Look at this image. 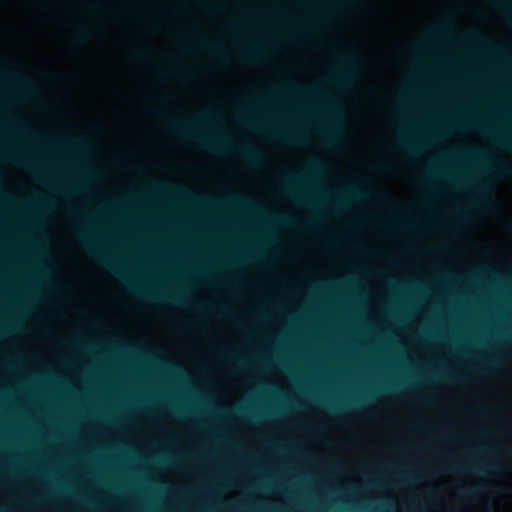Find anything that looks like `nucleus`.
<instances>
[{"label": "nucleus", "mask_w": 512, "mask_h": 512, "mask_svg": "<svg viewBox=\"0 0 512 512\" xmlns=\"http://www.w3.org/2000/svg\"><path fill=\"white\" fill-rule=\"evenodd\" d=\"M204 120L203 116H197L194 118H187L183 120L169 118L166 120V124L173 130L179 132L183 136L193 139L196 144L209 151H218L220 146L211 139L200 136L195 133V128Z\"/></svg>", "instance_id": "obj_1"}, {"label": "nucleus", "mask_w": 512, "mask_h": 512, "mask_svg": "<svg viewBox=\"0 0 512 512\" xmlns=\"http://www.w3.org/2000/svg\"><path fill=\"white\" fill-rule=\"evenodd\" d=\"M338 60L344 67V70L334 76V81L340 84L350 83L353 78V70L358 64V57L354 53H345L339 55Z\"/></svg>", "instance_id": "obj_2"}, {"label": "nucleus", "mask_w": 512, "mask_h": 512, "mask_svg": "<svg viewBox=\"0 0 512 512\" xmlns=\"http://www.w3.org/2000/svg\"><path fill=\"white\" fill-rule=\"evenodd\" d=\"M78 238H79L80 242L83 244V246L87 249V251L92 256L97 258L99 260V262H101L104 266H106L110 270H113L116 273H119L117 268L111 264L108 257H106V255L104 253H102V251L98 248V246H96L92 241H90L84 233L79 232Z\"/></svg>", "instance_id": "obj_3"}, {"label": "nucleus", "mask_w": 512, "mask_h": 512, "mask_svg": "<svg viewBox=\"0 0 512 512\" xmlns=\"http://www.w3.org/2000/svg\"><path fill=\"white\" fill-rule=\"evenodd\" d=\"M237 150L240 152L243 158L251 165L258 164L262 159V155L260 154V152L251 146L240 145L237 146Z\"/></svg>", "instance_id": "obj_4"}, {"label": "nucleus", "mask_w": 512, "mask_h": 512, "mask_svg": "<svg viewBox=\"0 0 512 512\" xmlns=\"http://www.w3.org/2000/svg\"><path fill=\"white\" fill-rule=\"evenodd\" d=\"M136 293H138L139 295H144V296H147L148 298L150 299H153V300H160V299H168L170 300L171 302H174V303H177V304H180L182 302V299L180 296H176V295H173V296H169V297H160L159 295L157 294H151V293H142L138 290H135Z\"/></svg>", "instance_id": "obj_5"}, {"label": "nucleus", "mask_w": 512, "mask_h": 512, "mask_svg": "<svg viewBox=\"0 0 512 512\" xmlns=\"http://www.w3.org/2000/svg\"><path fill=\"white\" fill-rule=\"evenodd\" d=\"M90 37V30L86 26H81L78 30L77 36L74 38L76 43H83Z\"/></svg>", "instance_id": "obj_6"}, {"label": "nucleus", "mask_w": 512, "mask_h": 512, "mask_svg": "<svg viewBox=\"0 0 512 512\" xmlns=\"http://www.w3.org/2000/svg\"><path fill=\"white\" fill-rule=\"evenodd\" d=\"M498 172L503 175H512V164H501L498 168Z\"/></svg>", "instance_id": "obj_7"}, {"label": "nucleus", "mask_w": 512, "mask_h": 512, "mask_svg": "<svg viewBox=\"0 0 512 512\" xmlns=\"http://www.w3.org/2000/svg\"><path fill=\"white\" fill-rule=\"evenodd\" d=\"M242 57L246 60H253L255 59L259 54L255 51H242L241 53Z\"/></svg>", "instance_id": "obj_8"}, {"label": "nucleus", "mask_w": 512, "mask_h": 512, "mask_svg": "<svg viewBox=\"0 0 512 512\" xmlns=\"http://www.w3.org/2000/svg\"><path fill=\"white\" fill-rule=\"evenodd\" d=\"M490 189V185L488 181H483L479 187V194L481 196V199L484 198L485 192Z\"/></svg>", "instance_id": "obj_9"}, {"label": "nucleus", "mask_w": 512, "mask_h": 512, "mask_svg": "<svg viewBox=\"0 0 512 512\" xmlns=\"http://www.w3.org/2000/svg\"><path fill=\"white\" fill-rule=\"evenodd\" d=\"M476 490V486L475 485H471V486H463L461 487V490L460 492L464 495H470L472 493H474Z\"/></svg>", "instance_id": "obj_10"}, {"label": "nucleus", "mask_w": 512, "mask_h": 512, "mask_svg": "<svg viewBox=\"0 0 512 512\" xmlns=\"http://www.w3.org/2000/svg\"><path fill=\"white\" fill-rule=\"evenodd\" d=\"M406 140H401L400 148L407 152H414V147L409 144Z\"/></svg>", "instance_id": "obj_11"}, {"label": "nucleus", "mask_w": 512, "mask_h": 512, "mask_svg": "<svg viewBox=\"0 0 512 512\" xmlns=\"http://www.w3.org/2000/svg\"><path fill=\"white\" fill-rule=\"evenodd\" d=\"M452 29H453V25L451 22H442L439 25V30L441 32L451 31Z\"/></svg>", "instance_id": "obj_12"}, {"label": "nucleus", "mask_w": 512, "mask_h": 512, "mask_svg": "<svg viewBox=\"0 0 512 512\" xmlns=\"http://www.w3.org/2000/svg\"><path fill=\"white\" fill-rule=\"evenodd\" d=\"M469 468L470 467L465 465V464H453L452 467H451V470L452 471H466Z\"/></svg>", "instance_id": "obj_13"}, {"label": "nucleus", "mask_w": 512, "mask_h": 512, "mask_svg": "<svg viewBox=\"0 0 512 512\" xmlns=\"http://www.w3.org/2000/svg\"><path fill=\"white\" fill-rule=\"evenodd\" d=\"M329 407H330V409H331L333 412H335V413H337V414H341V413L343 412V407H340V406H334V405H330Z\"/></svg>", "instance_id": "obj_14"}, {"label": "nucleus", "mask_w": 512, "mask_h": 512, "mask_svg": "<svg viewBox=\"0 0 512 512\" xmlns=\"http://www.w3.org/2000/svg\"><path fill=\"white\" fill-rule=\"evenodd\" d=\"M349 192H350V194H351L352 196H354V197H361V196H363V195H364V194H363V192H362V191H360V190H358V189H353V190H351V191H349Z\"/></svg>", "instance_id": "obj_15"}, {"label": "nucleus", "mask_w": 512, "mask_h": 512, "mask_svg": "<svg viewBox=\"0 0 512 512\" xmlns=\"http://www.w3.org/2000/svg\"><path fill=\"white\" fill-rule=\"evenodd\" d=\"M133 54H134V56H135V57H137V58H141V57H143V56H144V52H143L142 50H134V51H133Z\"/></svg>", "instance_id": "obj_16"}, {"label": "nucleus", "mask_w": 512, "mask_h": 512, "mask_svg": "<svg viewBox=\"0 0 512 512\" xmlns=\"http://www.w3.org/2000/svg\"><path fill=\"white\" fill-rule=\"evenodd\" d=\"M293 181V178L291 176H287L285 178V183L287 184V186H289Z\"/></svg>", "instance_id": "obj_17"}, {"label": "nucleus", "mask_w": 512, "mask_h": 512, "mask_svg": "<svg viewBox=\"0 0 512 512\" xmlns=\"http://www.w3.org/2000/svg\"><path fill=\"white\" fill-rule=\"evenodd\" d=\"M74 143H89V141L86 138L78 139L77 141H74Z\"/></svg>", "instance_id": "obj_18"}, {"label": "nucleus", "mask_w": 512, "mask_h": 512, "mask_svg": "<svg viewBox=\"0 0 512 512\" xmlns=\"http://www.w3.org/2000/svg\"><path fill=\"white\" fill-rule=\"evenodd\" d=\"M320 163L318 161H313L311 164V168H317L319 167Z\"/></svg>", "instance_id": "obj_19"}, {"label": "nucleus", "mask_w": 512, "mask_h": 512, "mask_svg": "<svg viewBox=\"0 0 512 512\" xmlns=\"http://www.w3.org/2000/svg\"><path fill=\"white\" fill-rule=\"evenodd\" d=\"M472 37H473L474 39H479V38H480L479 34H477V33H473V34H472Z\"/></svg>", "instance_id": "obj_20"}, {"label": "nucleus", "mask_w": 512, "mask_h": 512, "mask_svg": "<svg viewBox=\"0 0 512 512\" xmlns=\"http://www.w3.org/2000/svg\"><path fill=\"white\" fill-rule=\"evenodd\" d=\"M447 377H448L449 379H453V378H455V375H454V374L449 373V374H447Z\"/></svg>", "instance_id": "obj_21"}, {"label": "nucleus", "mask_w": 512, "mask_h": 512, "mask_svg": "<svg viewBox=\"0 0 512 512\" xmlns=\"http://www.w3.org/2000/svg\"><path fill=\"white\" fill-rule=\"evenodd\" d=\"M340 206H341V201L336 203V207H340Z\"/></svg>", "instance_id": "obj_22"}, {"label": "nucleus", "mask_w": 512, "mask_h": 512, "mask_svg": "<svg viewBox=\"0 0 512 512\" xmlns=\"http://www.w3.org/2000/svg\"><path fill=\"white\" fill-rule=\"evenodd\" d=\"M403 479H404V480H410V477L403 476Z\"/></svg>", "instance_id": "obj_23"}, {"label": "nucleus", "mask_w": 512, "mask_h": 512, "mask_svg": "<svg viewBox=\"0 0 512 512\" xmlns=\"http://www.w3.org/2000/svg\"><path fill=\"white\" fill-rule=\"evenodd\" d=\"M0 512H2V508L0 507Z\"/></svg>", "instance_id": "obj_24"}, {"label": "nucleus", "mask_w": 512, "mask_h": 512, "mask_svg": "<svg viewBox=\"0 0 512 512\" xmlns=\"http://www.w3.org/2000/svg\"><path fill=\"white\" fill-rule=\"evenodd\" d=\"M509 146H511V147H512V145H511V144H509Z\"/></svg>", "instance_id": "obj_25"}]
</instances>
